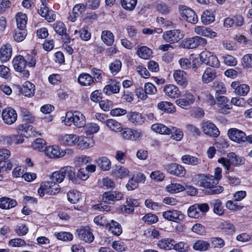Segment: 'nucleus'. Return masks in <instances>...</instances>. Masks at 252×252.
<instances>
[{
    "label": "nucleus",
    "mask_w": 252,
    "mask_h": 252,
    "mask_svg": "<svg viewBox=\"0 0 252 252\" xmlns=\"http://www.w3.org/2000/svg\"><path fill=\"white\" fill-rule=\"evenodd\" d=\"M191 182L195 185L207 189L208 193L210 194H219L223 190L222 187L217 186L218 182L215 181L212 175L195 174L192 177Z\"/></svg>",
    "instance_id": "1"
},
{
    "label": "nucleus",
    "mask_w": 252,
    "mask_h": 252,
    "mask_svg": "<svg viewBox=\"0 0 252 252\" xmlns=\"http://www.w3.org/2000/svg\"><path fill=\"white\" fill-rule=\"evenodd\" d=\"M32 126H24L23 125H20L17 127L18 133L21 135H11L9 136H3L1 137V140L4 144L12 145H17L22 143L24 141L23 136L29 137L32 135L29 131H31Z\"/></svg>",
    "instance_id": "2"
},
{
    "label": "nucleus",
    "mask_w": 252,
    "mask_h": 252,
    "mask_svg": "<svg viewBox=\"0 0 252 252\" xmlns=\"http://www.w3.org/2000/svg\"><path fill=\"white\" fill-rule=\"evenodd\" d=\"M80 138L75 134H64L61 135L59 137V141L61 144L66 146H72L79 142V144H82L84 148H87L90 147L88 142L89 139L86 137Z\"/></svg>",
    "instance_id": "3"
},
{
    "label": "nucleus",
    "mask_w": 252,
    "mask_h": 252,
    "mask_svg": "<svg viewBox=\"0 0 252 252\" xmlns=\"http://www.w3.org/2000/svg\"><path fill=\"white\" fill-rule=\"evenodd\" d=\"M64 123L66 126H70L72 124L78 127H82L86 125L85 116L79 111L67 112L66 113Z\"/></svg>",
    "instance_id": "4"
},
{
    "label": "nucleus",
    "mask_w": 252,
    "mask_h": 252,
    "mask_svg": "<svg viewBox=\"0 0 252 252\" xmlns=\"http://www.w3.org/2000/svg\"><path fill=\"white\" fill-rule=\"evenodd\" d=\"M60 191L59 185L51 180L41 184L40 187L38 189V193L40 196H43L45 194L53 195L59 192Z\"/></svg>",
    "instance_id": "5"
},
{
    "label": "nucleus",
    "mask_w": 252,
    "mask_h": 252,
    "mask_svg": "<svg viewBox=\"0 0 252 252\" xmlns=\"http://www.w3.org/2000/svg\"><path fill=\"white\" fill-rule=\"evenodd\" d=\"M207 43L206 39L201 36H195L183 40L181 46L184 48L194 49L199 46H204Z\"/></svg>",
    "instance_id": "6"
},
{
    "label": "nucleus",
    "mask_w": 252,
    "mask_h": 252,
    "mask_svg": "<svg viewBox=\"0 0 252 252\" xmlns=\"http://www.w3.org/2000/svg\"><path fill=\"white\" fill-rule=\"evenodd\" d=\"M200 61L206 65L213 67L218 68L220 65V62L217 57L213 53L208 51H202L200 54Z\"/></svg>",
    "instance_id": "7"
},
{
    "label": "nucleus",
    "mask_w": 252,
    "mask_h": 252,
    "mask_svg": "<svg viewBox=\"0 0 252 252\" xmlns=\"http://www.w3.org/2000/svg\"><path fill=\"white\" fill-rule=\"evenodd\" d=\"M162 37L166 42L174 43L183 38L184 34L179 30H173L165 32Z\"/></svg>",
    "instance_id": "8"
},
{
    "label": "nucleus",
    "mask_w": 252,
    "mask_h": 252,
    "mask_svg": "<svg viewBox=\"0 0 252 252\" xmlns=\"http://www.w3.org/2000/svg\"><path fill=\"white\" fill-rule=\"evenodd\" d=\"M227 135L230 140L238 143H244L247 139L246 133L236 128H230L228 130Z\"/></svg>",
    "instance_id": "9"
},
{
    "label": "nucleus",
    "mask_w": 252,
    "mask_h": 252,
    "mask_svg": "<svg viewBox=\"0 0 252 252\" xmlns=\"http://www.w3.org/2000/svg\"><path fill=\"white\" fill-rule=\"evenodd\" d=\"M165 169L171 175L179 177H184L186 173L185 167L177 163H170L165 166Z\"/></svg>",
    "instance_id": "10"
},
{
    "label": "nucleus",
    "mask_w": 252,
    "mask_h": 252,
    "mask_svg": "<svg viewBox=\"0 0 252 252\" xmlns=\"http://www.w3.org/2000/svg\"><path fill=\"white\" fill-rule=\"evenodd\" d=\"M179 9L183 19L191 24H196L197 22L198 17L191 9L183 5L180 6Z\"/></svg>",
    "instance_id": "11"
},
{
    "label": "nucleus",
    "mask_w": 252,
    "mask_h": 252,
    "mask_svg": "<svg viewBox=\"0 0 252 252\" xmlns=\"http://www.w3.org/2000/svg\"><path fill=\"white\" fill-rule=\"evenodd\" d=\"M2 118L5 124L11 125L16 122L17 118V114L13 108L7 107L2 111Z\"/></svg>",
    "instance_id": "12"
},
{
    "label": "nucleus",
    "mask_w": 252,
    "mask_h": 252,
    "mask_svg": "<svg viewBox=\"0 0 252 252\" xmlns=\"http://www.w3.org/2000/svg\"><path fill=\"white\" fill-rule=\"evenodd\" d=\"M201 127L204 134L210 137H217L220 135L217 127L209 121L202 123Z\"/></svg>",
    "instance_id": "13"
},
{
    "label": "nucleus",
    "mask_w": 252,
    "mask_h": 252,
    "mask_svg": "<svg viewBox=\"0 0 252 252\" xmlns=\"http://www.w3.org/2000/svg\"><path fill=\"white\" fill-rule=\"evenodd\" d=\"M121 135L124 139L132 141L139 140L142 135L141 131L128 128L122 129Z\"/></svg>",
    "instance_id": "14"
},
{
    "label": "nucleus",
    "mask_w": 252,
    "mask_h": 252,
    "mask_svg": "<svg viewBox=\"0 0 252 252\" xmlns=\"http://www.w3.org/2000/svg\"><path fill=\"white\" fill-rule=\"evenodd\" d=\"M163 217L166 220L178 222L184 219V215L179 211L169 210L162 213Z\"/></svg>",
    "instance_id": "15"
},
{
    "label": "nucleus",
    "mask_w": 252,
    "mask_h": 252,
    "mask_svg": "<svg viewBox=\"0 0 252 252\" xmlns=\"http://www.w3.org/2000/svg\"><path fill=\"white\" fill-rule=\"evenodd\" d=\"M123 197V194L119 191H106L103 193L102 200L104 203H111V201H118Z\"/></svg>",
    "instance_id": "16"
},
{
    "label": "nucleus",
    "mask_w": 252,
    "mask_h": 252,
    "mask_svg": "<svg viewBox=\"0 0 252 252\" xmlns=\"http://www.w3.org/2000/svg\"><path fill=\"white\" fill-rule=\"evenodd\" d=\"M163 91L165 95L171 98H178L181 94L178 88L173 84L165 85Z\"/></svg>",
    "instance_id": "17"
},
{
    "label": "nucleus",
    "mask_w": 252,
    "mask_h": 252,
    "mask_svg": "<svg viewBox=\"0 0 252 252\" xmlns=\"http://www.w3.org/2000/svg\"><path fill=\"white\" fill-rule=\"evenodd\" d=\"M45 154L50 158H56L62 157L64 155L63 151H60L58 146L53 145L48 146L45 150Z\"/></svg>",
    "instance_id": "18"
},
{
    "label": "nucleus",
    "mask_w": 252,
    "mask_h": 252,
    "mask_svg": "<svg viewBox=\"0 0 252 252\" xmlns=\"http://www.w3.org/2000/svg\"><path fill=\"white\" fill-rule=\"evenodd\" d=\"M12 53L11 45L6 44L2 45L0 49V60L2 63L7 62L10 59Z\"/></svg>",
    "instance_id": "19"
},
{
    "label": "nucleus",
    "mask_w": 252,
    "mask_h": 252,
    "mask_svg": "<svg viewBox=\"0 0 252 252\" xmlns=\"http://www.w3.org/2000/svg\"><path fill=\"white\" fill-rule=\"evenodd\" d=\"M78 237L82 241L87 243H91L94 239L93 233L88 229L80 228L76 230Z\"/></svg>",
    "instance_id": "20"
},
{
    "label": "nucleus",
    "mask_w": 252,
    "mask_h": 252,
    "mask_svg": "<svg viewBox=\"0 0 252 252\" xmlns=\"http://www.w3.org/2000/svg\"><path fill=\"white\" fill-rule=\"evenodd\" d=\"M61 172L63 173L64 177L67 176L68 179L75 184H79V182L76 178L75 169L70 166H66L61 168Z\"/></svg>",
    "instance_id": "21"
},
{
    "label": "nucleus",
    "mask_w": 252,
    "mask_h": 252,
    "mask_svg": "<svg viewBox=\"0 0 252 252\" xmlns=\"http://www.w3.org/2000/svg\"><path fill=\"white\" fill-rule=\"evenodd\" d=\"M174 78L178 84L182 86L186 87L188 84V75L183 70H176L174 74Z\"/></svg>",
    "instance_id": "22"
},
{
    "label": "nucleus",
    "mask_w": 252,
    "mask_h": 252,
    "mask_svg": "<svg viewBox=\"0 0 252 252\" xmlns=\"http://www.w3.org/2000/svg\"><path fill=\"white\" fill-rule=\"evenodd\" d=\"M112 174L116 178L123 179L129 176V171L124 166L117 165L112 170Z\"/></svg>",
    "instance_id": "23"
},
{
    "label": "nucleus",
    "mask_w": 252,
    "mask_h": 252,
    "mask_svg": "<svg viewBox=\"0 0 252 252\" xmlns=\"http://www.w3.org/2000/svg\"><path fill=\"white\" fill-rule=\"evenodd\" d=\"M194 32L200 36L214 38L217 36V33L210 29L203 26H198L195 28Z\"/></svg>",
    "instance_id": "24"
},
{
    "label": "nucleus",
    "mask_w": 252,
    "mask_h": 252,
    "mask_svg": "<svg viewBox=\"0 0 252 252\" xmlns=\"http://www.w3.org/2000/svg\"><path fill=\"white\" fill-rule=\"evenodd\" d=\"M12 63L16 71H21L26 67V61L25 58L21 55L15 57L13 60Z\"/></svg>",
    "instance_id": "25"
},
{
    "label": "nucleus",
    "mask_w": 252,
    "mask_h": 252,
    "mask_svg": "<svg viewBox=\"0 0 252 252\" xmlns=\"http://www.w3.org/2000/svg\"><path fill=\"white\" fill-rule=\"evenodd\" d=\"M217 77V73L216 70L210 67H207L204 71L202 76V81L204 83H208Z\"/></svg>",
    "instance_id": "26"
},
{
    "label": "nucleus",
    "mask_w": 252,
    "mask_h": 252,
    "mask_svg": "<svg viewBox=\"0 0 252 252\" xmlns=\"http://www.w3.org/2000/svg\"><path fill=\"white\" fill-rule=\"evenodd\" d=\"M38 12L39 15L44 17L49 22H52L55 20L56 15L53 13V11L48 9L47 6H41L38 10Z\"/></svg>",
    "instance_id": "27"
},
{
    "label": "nucleus",
    "mask_w": 252,
    "mask_h": 252,
    "mask_svg": "<svg viewBox=\"0 0 252 252\" xmlns=\"http://www.w3.org/2000/svg\"><path fill=\"white\" fill-rule=\"evenodd\" d=\"M78 82L81 86H90L94 83V80L90 74L82 73L79 75Z\"/></svg>",
    "instance_id": "28"
},
{
    "label": "nucleus",
    "mask_w": 252,
    "mask_h": 252,
    "mask_svg": "<svg viewBox=\"0 0 252 252\" xmlns=\"http://www.w3.org/2000/svg\"><path fill=\"white\" fill-rule=\"evenodd\" d=\"M181 159L182 163L184 164L192 166L197 165L201 162V159L189 155H185L181 157Z\"/></svg>",
    "instance_id": "29"
},
{
    "label": "nucleus",
    "mask_w": 252,
    "mask_h": 252,
    "mask_svg": "<svg viewBox=\"0 0 252 252\" xmlns=\"http://www.w3.org/2000/svg\"><path fill=\"white\" fill-rule=\"evenodd\" d=\"M106 228L108 229L112 234L119 236L122 233V228L121 225L114 220H110Z\"/></svg>",
    "instance_id": "30"
},
{
    "label": "nucleus",
    "mask_w": 252,
    "mask_h": 252,
    "mask_svg": "<svg viewBox=\"0 0 252 252\" xmlns=\"http://www.w3.org/2000/svg\"><path fill=\"white\" fill-rule=\"evenodd\" d=\"M211 207L213 208V212L217 215L221 216L224 213L222 202L220 199H214L209 202Z\"/></svg>",
    "instance_id": "31"
},
{
    "label": "nucleus",
    "mask_w": 252,
    "mask_h": 252,
    "mask_svg": "<svg viewBox=\"0 0 252 252\" xmlns=\"http://www.w3.org/2000/svg\"><path fill=\"white\" fill-rule=\"evenodd\" d=\"M120 84L119 82H112L107 85L103 89V93L107 95L112 94H117L120 91Z\"/></svg>",
    "instance_id": "32"
},
{
    "label": "nucleus",
    "mask_w": 252,
    "mask_h": 252,
    "mask_svg": "<svg viewBox=\"0 0 252 252\" xmlns=\"http://www.w3.org/2000/svg\"><path fill=\"white\" fill-rule=\"evenodd\" d=\"M22 91L25 96H32L34 94L35 86L30 82L27 81L24 83Z\"/></svg>",
    "instance_id": "33"
},
{
    "label": "nucleus",
    "mask_w": 252,
    "mask_h": 252,
    "mask_svg": "<svg viewBox=\"0 0 252 252\" xmlns=\"http://www.w3.org/2000/svg\"><path fill=\"white\" fill-rule=\"evenodd\" d=\"M101 38L103 42L108 46H112L114 42V36L110 31H103Z\"/></svg>",
    "instance_id": "34"
},
{
    "label": "nucleus",
    "mask_w": 252,
    "mask_h": 252,
    "mask_svg": "<svg viewBox=\"0 0 252 252\" xmlns=\"http://www.w3.org/2000/svg\"><path fill=\"white\" fill-rule=\"evenodd\" d=\"M152 53V50L147 46H141L138 48L137 50V54L138 57L145 60L150 59Z\"/></svg>",
    "instance_id": "35"
},
{
    "label": "nucleus",
    "mask_w": 252,
    "mask_h": 252,
    "mask_svg": "<svg viewBox=\"0 0 252 252\" xmlns=\"http://www.w3.org/2000/svg\"><path fill=\"white\" fill-rule=\"evenodd\" d=\"M17 205L16 200L7 197H2L0 199V208L3 209L12 208Z\"/></svg>",
    "instance_id": "36"
},
{
    "label": "nucleus",
    "mask_w": 252,
    "mask_h": 252,
    "mask_svg": "<svg viewBox=\"0 0 252 252\" xmlns=\"http://www.w3.org/2000/svg\"><path fill=\"white\" fill-rule=\"evenodd\" d=\"M173 243H175V241L173 239L166 238L159 240L157 245L160 249L165 250H171L173 248Z\"/></svg>",
    "instance_id": "37"
},
{
    "label": "nucleus",
    "mask_w": 252,
    "mask_h": 252,
    "mask_svg": "<svg viewBox=\"0 0 252 252\" xmlns=\"http://www.w3.org/2000/svg\"><path fill=\"white\" fill-rule=\"evenodd\" d=\"M127 116L130 122L136 125H141L144 122V119L142 115L138 112H130L127 114Z\"/></svg>",
    "instance_id": "38"
},
{
    "label": "nucleus",
    "mask_w": 252,
    "mask_h": 252,
    "mask_svg": "<svg viewBox=\"0 0 252 252\" xmlns=\"http://www.w3.org/2000/svg\"><path fill=\"white\" fill-rule=\"evenodd\" d=\"M159 109L167 113H173L175 111V108L172 103L167 101H161L158 104Z\"/></svg>",
    "instance_id": "39"
},
{
    "label": "nucleus",
    "mask_w": 252,
    "mask_h": 252,
    "mask_svg": "<svg viewBox=\"0 0 252 252\" xmlns=\"http://www.w3.org/2000/svg\"><path fill=\"white\" fill-rule=\"evenodd\" d=\"M17 29H26L27 23V16L26 14L19 12L16 16Z\"/></svg>",
    "instance_id": "40"
},
{
    "label": "nucleus",
    "mask_w": 252,
    "mask_h": 252,
    "mask_svg": "<svg viewBox=\"0 0 252 252\" xmlns=\"http://www.w3.org/2000/svg\"><path fill=\"white\" fill-rule=\"evenodd\" d=\"M188 214L189 217L195 219L201 218L203 216L202 213L199 209L198 205L196 204L189 207Z\"/></svg>",
    "instance_id": "41"
},
{
    "label": "nucleus",
    "mask_w": 252,
    "mask_h": 252,
    "mask_svg": "<svg viewBox=\"0 0 252 252\" xmlns=\"http://www.w3.org/2000/svg\"><path fill=\"white\" fill-rule=\"evenodd\" d=\"M171 134V139L177 141H180L183 137L184 133L180 129L174 126H170L169 134Z\"/></svg>",
    "instance_id": "42"
},
{
    "label": "nucleus",
    "mask_w": 252,
    "mask_h": 252,
    "mask_svg": "<svg viewBox=\"0 0 252 252\" xmlns=\"http://www.w3.org/2000/svg\"><path fill=\"white\" fill-rule=\"evenodd\" d=\"M151 129L154 131L161 134L169 135L170 127L162 124H155L152 126Z\"/></svg>",
    "instance_id": "43"
},
{
    "label": "nucleus",
    "mask_w": 252,
    "mask_h": 252,
    "mask_svg": "<svg viewBox=\"0 0 252 252\" xmlns=\"http://www.w3.org/2000/svg\"><path fill=\"white\" fill-rule=\"evenodd\" d=\"M210 247V244L202 240L196 241L193 245L192 248L198 251H205Z\"/></svg>",
    "instance_id": "44"
},
{
    "label": "nucleus",
    "mask_w": 252,
    "mask_h": 252,
    "mask_svg": "<svg viewBox=\"0 0 252 252\" xmlns=\"http://www.w3.org/2000/svg\"><path fill=\"white\" fill-rule=\"evenodd\" d=\"M106 126L112 131H120L122 130L121 124L114 119H108L106 121Z\"/></svg>",
    "instance_id": "45"
},
{
    "label": "nucleus",
    "mask_w": 252,
    "mask_h": 252,
    "mask_svg": "<svg viewBox=\"0 0 252 252\" xmlns=\"http://www.w3.org/2000/svg\"><path fill=\"white\" fill-rule=\"evenodd\" d=\"M202 22L206 24H209L215 21V16L213 11L206 10L202 14L201 16Z\"/></svg>",
    "instance_id": "46"
},
{
    "label": "nucleus",
    "mask_w": 252,
    "mask_h": 252,
    "mask_svg": "<svg viewBox=\"0 0 252 252\" xmlns=\"http://www.w3.org/2000/svg\"><path fill=\"white\" fill-rule=\"evenodd\" d=\"M99 167L104 171L109 170L111 168V161L107 157H102L96 160Z\"/></svg>",
    "instance_id": "47"
},
{
    "label": "nucleus",
    "mask_w": 252,
    "mask_h": 252,
    "mask_svg": "<svg viewBox=\"0 0 252 252\" xmlns=\"http://www.w3.org/2000/svg\"><path fill=\"white\" fill-rule=\"evenodd\" d=\"M67 199L71 203H77L81 198L80 192L76 190H72L68 191L67 194Z\"/></svg>",
    "instance_id": "48"
},
{
    "label": "nucleus",
    "mask_w": 252,
    "mask_h": 252,
    "mask_svg": "<svg viewBox=\"0 0 252 252\" xmlns=\"http://www.w3.org/2000/svg\"><path fill=\"white\" fill-rule=\"evenodd\" d=\"M173 245L172 250L178 252H187L190 250L189 245L184 242H180L176 244L173 243Z\"/></svg>",
    "instance_id": "49"
},
{
    "label": "nucleus",
    "mask_w": 252,
    "mask_h": 252,
    "mask_svg": "<svg viewBox=\"0 0 252 252\" xmlns=\"http://www.w3.org/2000/svg\"><path fill=\"white\" fill-rule=\"evenodd\" d=\"M27 35V32L26 29H16L14 30L13 37L17 42L22 41Z\"/></svg>",
    "instance_id": "50"
},
{
    "label": "nucleus",
    "mask_w": 252,
    "mask_h": 252,
    "mask_svg": "<svg viewBox=\"0 0 252 252\" xmlns=\"http://www.w3.org/2000/svg\"><path fill=\"white\" fill-rule=\"evenodd\" d=\"M122 63L119 60H115L109 65L110 70L114 75H116L120 71Z\"/></svg>",
    "instance_id": "51"
},
{
    "label": "nucleus",
    "mask_w": 252,
    "mask_h": 252,
    "mask_svg": "<svg viewBox=\"0 0 252 252\" xmlns=\"http://www.w3.org/2000/svg\"><path fill=\"white\" fill-rule=\"evenodd\" d=\"M121 2L122 7L128 11L133 10L137 4V0H121Z\"/></svg>",
    "instance_id": "52"
},
{
    "label": "nucleus",
    "mask_w": 252,
    "mask_h": 252,
    "mask_svg": "<svg viewBox=\"0 0 252 252\" xmlns=\"http://www.w3.org/2000/svg\"><path fill=\"white\" fill-rule=\"evenodd\" d=\"M99 130V126L95 123H90L87 125L86 126V133L87 135H92L97 132Z\"/></svg>",
    "instance_id": "53"
},
{
    "label": "nucleus",
    "mask_w": 252,
    "mask_h": 252,
    "mask_svg": "<svg viewBox=\"0 0 252 252\" xmlns=\"http://www.w3.org/2000/svg\"><path fill=\"white\" fill-rule=\"evenodd\" d=\"M64 179L63 173L61 172V169L58 171L54 172L50 177L51 180L55 183H62Z\"/></svg>",
    "instance_id": "54"
},
{
    "label": "nucleus",
    "mask_w": 252,
    "mask_h": 252,
    "mask_svg": "<svg viewBox=\"0 0 252 252\" xmlns=\"http://www.w3.org/2000/svg\"><path fill=\"white\" fill-rule=\"evenodd\" d=\"M53 28L55 31L59 35L63 34L66 32V27L63 23L61 21H57L53 24Z\"/></svg>",
    "instance_id": "55"
},
{
    "label": "nucleus",
    "mask_w": 252,
    "mask_h": 252,
    "mask_svg": "<svg viewBox=\"0 0 252 252\" xmlns=\"http://www.w3.org/2000/svg\"><path fill=\"white\" fill-rule=\"evenodd\" d=\"M186 129L187 132L193 136H198L201 134L199 129L191 124L187 125L186 126Z\"/></svg>",
    "instance_id": "56"
},
{
    "label": "nucleus",
    "mask_w": 252,
    "mask_h": 252,
    "mask_svg": "<svg viewBox=\"0 0 252 252\" xmlns=\"http://www.w3.org/2000/svg\"><path fill=\"white\" fill-rule=\"evenodd\" d=\"M144 203L147 208L156 211L160 210L161 207V204L154 202L152 199H146Z\"/></svg>",
    "instance_id": "57"
},
{
    "label": "nucleus",
    "mask_w": 252,
    "mask_h": 252,
    "mask_svg": "<svg viewBox=\"0 0 252 252\" xmlns=\"http://www.w3.org/2000/svg\"><path fill=\"white\" fill-rule=\"evenodd\" d=\"M166 190L171 193L179 192L185 189V188L179 184H171L166 188Z\"/></svg>",
    "instance_id": "58"
},
{
    "label": "nucleus",
    "mask_w": 252,
    "mask_h": 252,
    "mask_svg": "<svg viewBox=\"0 0 252 252\" xmlns=\"http://www.w3.org/2000/svg\"><path fill=\"white\" fill-rule=\"evenodd\" d=\"M220 226L221 229L224 232H227L228 234H232L235 231L234 225L227 221L222 222Z\"/></svg>",
    "instance_id": "59"
},
{
    "label": "nucleus",
    "mask_w": 252,
    "mask_h": 252,
    "mask_svg": "<svg viewBox=\"0 0 252 252\" xmlns=\"http://www.w3.org/2000/svg\"><path fill=\"white\" fill-rule=\"evenodd\" d=\"M231 164L237 166L243 164V160L242 158L236 155L234 153H230L228 155Z\"/></svg>",
    "instance_id": "60"
},
{
    "label": "nucleus",
    "mask_w": 252,
    "mask_h": 252,
    "mask_svg": "<svg viewBox=\"0 0 252 252\" xmlns=\"http://www.w3.org/2000/svg\"><path fill=\"white\" fill-rule=\"evenodd\" d=\"M226 207L229 210L233 211H237L243 209V206L239 205L237 202L232 200H228L226 203Z\"/></svg>",
    "instance_id": "61"
},
{
    "label": "nucleus",
    "mask_w": 252,
    "mask_h": 252,
    "mask_svg": "<svg viewBox=\"0 0 252 252\" xmlns=\"http://www.w3.org/2000/svg\"><path fill=\"white\" fill-rule=\"evenodd\" d=\"M213 87L216 91V95H219V94H223L226 92L225 87L222 82H215L214 83Z\"/></svg>",
    "instance_id": "62"
},
{
    "label": "nucleus",
    "mask_w": 252,
    "mask_h": 252,
    "mask_svg": "<svg viewBox=\"0 0 252 252\" xmlns=\"http://www.w3.org/2000/svg\"><path fill=\"white\" fill-rule=\"evenodd\" d=\"M110 220L104 216H97L94 218V221L97 225L107 227Z\"/></svg>",
    "instance_id": "63"
},
{
    "label": "nucleus",
    "mask_w": 252,
    "mask_h": 252,
    "mask_svg": "<svg viewBox=\"0 0 252 252\" xmlns=\"http://www.w3.org/2000/svg\"><path fill=\"white\" fill-rule=\"evenodd\" d=\"M243 65L247 68H252V54H248L242 58Z\"/></svg>",
    "instance_id": "64"
}]
</instances>
